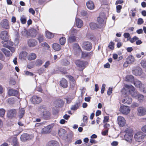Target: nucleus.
<instances>
[{"mask_svg": "<svg viewBox=\"0 0 146 146\" xmlns=\"http://www.w3.org/2000/svg\"><path fill=\"white\" fill-rule=\"evenodd\" d=\"M27 53L25 51H23L20 52L19 55V58L21 59H25L27 56Z\"/></svg>", "mask_w": 146, "mask_h": 146, "instance_id": "obj_33", "label": "nucleus"}, {"mask_svg": "<svg viewBox=\"0 0 146 146\" xmlns=\"http://www.w3.org/2000/svg\"><path fill=\"white\" fill-rule=\"evenodd\" d=\"M91 28L92 29H94L98 28L97 25L95 23H91L90 24Z\"/></svg>", "mask_w": 146, "mask_h": 146, "instance_id": "obj_42", "label": "nucleus"}, {"mask_svg": "<svg viewBox=\"0 0 146 146\" xmlns=\"http://www.w3.org/2000/svg\"><path fill=\"white\" fill-rule=\"evenodd\" d=\"M75 97L74 95L69 96L67 98H66L67 103H70L71 102L72 100Z\"/></svg>", "mask_w": 146, "mask_h": 146, "instance_id": "obj_39", "label": "nucleus"}, {"mask_svg": "<svg viewBox=\"0 0 146 146\" xmlns=\"http://www.w3.org/2000/svg\"><path fill=\"white\" fill-rule=\"evenodd\" d=\"M86 5L88 9L90 10H92L94 7V5L91 1H89L86 3Z\"/></svg>", "mask_w": 146, "mask_h": 146, "instance_id": "obj_22", "label": "nucleus"}, {"mask_svg": "<svg viewBox=\"0 0 146 146\" xmlns=\"http://www.w3.org/2000/svg\"><path fill=\"white\" fill-rule=\"evenodd\" d=\"M32 137V136L29 134L27 133H24L21 135L20 139L22 141H25L31 139Z\"/></svg>", "mask_w": 146, "mask_h": 146, "instance_id": "obj_17", "label": "nucleus"}, {"mask_svg": "<svg viewBox=\"0 0 146 146\" xmlns=\"http://www.w3.org/2000/svg\"><path fill=\"white\" fill-rule=\"evenodd\" d=\"M59 40L60 44L61 45H63L66 42V39L64 37H62L60 38Z\"/></svg>", "mask_w": 146, "mask_h": 146, "instance_id": "obj_46", "label": "nucleus"}, {"mask_svg": "<svg viewBox=\"0 0 146 146\" xmlns=\"http://www.w3.org/2000/svg\"><path fill=\"white\" fill-rule=\"evenodd\" d=\"M143 22V19L140 18L138 19L137 23L138 25H141L142 24Z\"/></svg>", "mask_w": 146, "mask_h": 146, "instance_id": "obj_61", "label": "nucleus"}, {"mask_svg": "<svg viewBox=\"0 0 146 146\" xmlns=\"http://www.w3.org/2000/svg\"><path fill=\"white\" fill-rule=\"evenodd\" d=\"M134 84L136 87L139 88H140L142 85L141 82L137 80H135Z\"/></svg>", "mask_w": 146, "mask_h": 146, "instance_id": "obj_35", "label": "nucleus"}, {"mask_svg": "<svg viewBox=\"0 0 146 146\" xmlns=\"http://www.w3.org/2000/svg\"><path fill=\"white\" fill-rule=\"evenodd\" d=\"M13 142L14 146H18L17 139L16 138H14Z\"/></svg>", "mask_w": 146, "mask_h": 146, "instance_id": "obj_56", "label": "nucleus"}, {"mask_svg": "<svg viewBox=\"0 0 146 146\" xmlns=\"http://www.w3.org/2000/svg\"><path fill=\"white\" fill-rule=\"evenodd\" d=\"M97 21L100 25H104L106 23L105 15L104 13L101 14L98 17Z\"/></svg>", "mask_w": 146, "mask_h": 146, "instance_id": "obj_6", "label": "nucleus"}, {"mask_svg": "<svg viewBox=\"0 0 146 146\" xmlns=\"http://www.w3.org/2000/svg\"><path fill=\"white\" fill-rule=\"evenodd\" d=\"M17 111L14 109L9 110L7 111V116L9 117L12 118L15 117L16 115Z\"/></svg>", "mask_w": 146, "mask_h": 146, "instance_id": "obj_7", "label": "nucleus"}, {"mask_svg": "<svg viewBox=\"0 0 146 146\" xmlns=\"http://www.w3.org/2000/svg\"><path fill=\"white\" fill-rule=\"evenodd\" d=\"M139 39V38L137 36H135L133 37L132 38H130L129 40L131 43H133L136 40Z\"/></svg>", "mask_w": 146, "mask_h": 146, "instance_id": "obj_50", "label": "nucleus"}, {"mask_svg": "<svg viewBox=\"0 0 146 146\" xmlns=\"http://www.w3.org/2000/svg\"><path fill=\"white\" fill-rule=\"evenodd\" d=\"M20 20L22 24H25L27 21L26 17L24 15H23L21 17Z\"/></svg>", "mask_w": 146, "mask_h": 146, "instance_id": "obj_45", "label": "nucleus"}, {"mask_svg": "<svg viewBox=\"0 0 146 146\" xmlns=\"http://www.w3.org/2000/svg\"><path fill=\"white\" fill-rule=\"evenodd\" d=\"M1 50L4 53L6 56L9 57L10 56L11 54L10 51L5 48H2Z\"/></svg>", "mask_w": 146, "mask_h": 146, "instance_id": "obj_31", "label": "nucleus"}, {"mask_svg": "<svg viewBox=\"0 0 146 146\" xmlns=\"http://www.w3.org/2000/svg\"><path fill=\"white\" fill-rule=\"evenodd\" d=\"M61 64L64 66H67L70 64V62L66 59H63L61 60Z\"/></svg>", "mask_w": 146, "mask_h": 146, "instance_id": "obj_40", "label": "nucleus"}, {"mask_svg": "<svg viewBox=\"0 0 146 146\" xmlns=\"http://www.w3.org/2000/svg\"><path fill=\"white\" fill-rule=\"evenodd\" d=\"M70 31L71 35L74 36V35H77L78 31L73 28H72L70 30Z\"/></svg>", "mask_w": 146, "mask_h": 146, "instance_id": "obj_41", "label": "nucleus"}, {"mask_svg": "<svg viewBox=\"0 0 146 146\" xmlns=\"http://www.w3.org/2000/svg\"><path fill=\"white\" fill-rule=\"evenodd\" d=\"M127 62L130 64L133 63L135 61L134 57L131 55L129 56L126 59Z\"/></svg>", "mask_w": 146, "mask_h": 146, "instance_id": "obj_24", "label": "nucleus"}, {"mask_svg": "<svg viewBox=\"0 0 146 146\" xmlns=\"http://www.w3.org/2000/svg\"><path fill=\"white\" fill-rule=\"evenodd\" d=\"M114 43L113 42H111L110 43L108 47L111 50H113L114 48Z\"/></svg>", "mask_w": 146, "mask_h": 146, "instance_id": "obj_54", "label": "nucleus"}, {"mask_svg": "<svg viewBox=\"0 0 146 146\" xmlns=\"http://www.w3.org/2000/svg\"><path fill=\"white\" fill-rule=\"evenodd\" d=\"M45 114L44 115H42L45 119H47L50 116V113L49 112L47 111H46L44 112Z\"/></svg>", "mask_w": 146, "mask_h": 146, "instance_id": "obj_51", "label": "nucleus"}, {"mask_svg": "<svg viewBox=\"0 0 146 146\" xmlns=\"http://www.w3.org/2000/svg\"><path fill=\"white\" fill-rule=\"evenodd\" d=\"M80 105V102H77L74 105L72 106L71 109L73 110H76L79 108Z\"/></svg>", "mask_w": 146, "mask_h": 146, "instance_id": "obj_29", "label": "nucleus"}, {"mask_svg": "<svg viewBox=\"0 0 146 146\" xmlns=\"http://www.w3.org/2000/svg\"><path fill=\"white\" fill-rule=\"evenodd\" d=\"M120 111L123 113L127 114L129 112L130 109L129 107L123 105L121 106Z\"/></svg>", "mask_w": 146, "mask_h": 146, "instance_id": "obj_8", "label": "nucleus"}, {"mask_svg": "<svg viewBox=\"0 0 146 146\" xmlns=\"http://www.w3.org/2000/svg\"><path fill=\"white\" fill-rule=\"evenodd\" d=\"M25 113V110L23 109H20L19 111V117L20 119L23 117Z\"/></svg>", "mask_w": 146, "mask_h": 146, "instance_id": "obj_36", "label": "nucleus"}, {"mask_svg": "<svg viewBox=\"0 0 146 146\" xmlns=\"http://www.w3.org/2000/svg\"><path fill=\"white\" fill-rule=\"evenodd\" d=\"M81 14L82 16H85L87 15V13L85 11H82L81 12Z\"/></svg>", "mask_w": 146, "mask_h": 146, "instance_id": "obj_64", "label": "nucleus"}, {"mask_svg": "<svg viewBox=\"0 0 146 146\" xmlns=\"http://www.w3.org/2000/svg\"><path fill=\"white\" fill-rule=\"evenodd\" d=\"M75 63L78 67L80 68H83L86 62L83 61L77 60L75 61Z\"/></svg>", "mask_w": 146, "mask_h": 146, "instance_id": "obj_18", "label": "nucleus"}, {"mask_svg": "<svg viewBox=\"0 0 146 146\" xmlns=\"http://www.w3.org/2000/svg\"><path fill=\"white\" fill-rule=\"evenodd\" d=\"M21 34L23 36H26L28 38L30 36V35L29 32L25 29H23L21 32Z\"/></svg>", "mask_w": 146, "mask_h": 146, "instance_id": "obj_32", "label": "nucleus"}, {"mask_svg": "<svg viewBox=\"0 0 146 146\" xmlns=\"http://www.w3.org/2000/svg\"><path fill=\"white\" fill-rule=\"evenodd\" d=\"M2 43L4 47L7 48H9L10 46H13V43L9 40L2 41Z\"/></svg>", "mask_w": 146, "mask_h": 146, "instance_id": "obj_16", "label": "nucleus"}, {"mask_svg": "<svg viewBox=\"0 0 146 146\" xmlns=\"http://www.w3.org/2000/svg\"><path fill=\"white\" fill-rule=\"evenodd\" d=\"M69 80L70 81V84H71L72 83H73L74 84V86L75 85L74 84L75 83V80H74L73 77L72 76H70L69 77Z\"/></svg>", "mask_w": 146, "mask_h": 146, "instance_id": "obj_57", "label": "nucleus"}, {"mask_svg": "<svg viewBox=\"0 0 146 146\" xmlns=\"http://www.w3.org/2000/svg\"><path fill=\"white\" fill-rule=\"evenodd\" d=\"M31 100L32 103L34 104H38L42 101L40 97L35 96H33Z\"/></svg>", "mask_w": 146, "mask_h": 146, "instance_id": "obj_11", "label": "nucleus"}, {"mask_svg": "<svg viewBox=\"0 0 146 146\" xmlns=\"http://www.w3.org/2000/svg\"><path fill=\"white\" fill-rule=\"evenodd\" d=\"M22 130L20 129L19 130H17L13 131V133L15 135H17L20 134L22 131Z\"/></svg>", "mask_w": 146, "mask_h": 146, "instance_id": "obj_53", "label": "nucleus"}, {"mask_svg": "<svg viewBox=\"0 0 146 146\" xmlns=\"http://www.w3.org/2000/svg\"><path fill=\"white\" fill-rule=\"evenodd\" d=\"M123 95L124 98L122 100V102L124 104H130L132 102V99L131 97L128 96L130 92L128 90L123 88L122 91Z\"/></svg>", "mask_w": 146, "mask_h": 146, "instance_id": "obj_1", "label": "nucleus"}, {"mask_svg": "<svg viewBox=\"0 0 146 146\" xmlns=\"http://www.w3.org/2000/svg\"><path fill=\"white\" fill-rule=\"evenodd\" d=\"M25 72V74L27 75L30 76H33V74L31 72L26 71Z\"/></svg>", "mask_w": 146, "mask_h": 146, "instance_id": "obj_63", "label": "nucleus"}, {"mask_svg": "<svg viewBox=\"0 0 146 146\" xmlns=\"http://www.w3.org/2000/svg\"><path fill=\"white\" fill-rule=\"evenodd\" d=\"M54 125V124H51L43 128L41 131V133L45 134L49 133L51 131L52 128Z\"/></svg>", "mask_w": 146, "mask_h": 146, "instance_id": "obj_3", "label": "nucleus"}, {"mask_svg": "<svg viewBox=\"0 0 146 146\" xmlns=\"http://www.w3.org/2000/svg\"><path fill=\"white\" fill-rule=\"evenodd\" d=\"M122 8V7L120 5H118L116 6L117 11L118 13L120 12V10Z\"/></svg>", "mask_w": 146, "mask_h": 146, "instance_id": "obj_60", "label": "nucleus"}, {"mask_svg": "<svg viewBox=\"0 0 146 146\" xmlns=\"http://www.w3.org/2000/svg\"><path fill=\"white\" fill-rule=\"evenodd\" d=\"M60 84L61 86L64 88H66L68 86V82L67 80L64 79H62L60 82Z\"/></svg>", "mask_w": 146, "mask_h": 146, "instance_id": "obj_25", "label": "nucleus"}, {"mask_svg": "<svg viewBox=\"0 0 146 146\" xmlns=\"http://www.w3.org/2000/svg\"><path fill=\"white\" fill-rule=\"evenodd\" d=\"M137 98L138 99L139 101H141L144 99V96L143 95L138 94Z\"/></svg>", "mask_w": 146, "mask_h": 146, "instance_id": "obj_55", "label": "nucleus"}, {"mask_svg": "<svg viewBox=\"0 0 146 146\" xmlns=\"http://www.w3.org/2000/svg\"><path fill=\"white\" fill-rule=\"evenodd\" d=\"M0 38L3 40H7L8 38V32L5 31H1L0 34Z\"/></svg>", "mask_w": 146, "mask_h": 146, "instance_id": "obj_15", "label": "nucleus"}, {"mask_svg": "<svg viewBox=\"0 0 146 146\" xmlns=\"http://www.w3.org/2000/svg\"><path fill=\"white\" fill-rule=\"evenodd\" d=\"M106 85L105 84H103L102 86V89L101 91V93L103 94Z\"/></svg>", "mask_w": 146, "mask_h": 146, "instance_id": "obj_62", "label": "nucleus"}, {"mask_svg": "<svg viewBox=\"0 0 146 146\" xmlns=\"http://www.w3.org/2000/svg\"><path fill=\"white\" fill-rule=\"evenodd\" d=\"M5 112V110L3 108L0 109V117H3L4 116Z\"/></svg>", "mask_w": 146, "mask_h": 146, "instance_id": "obj_48", "label": "nucleus"}, {"mask_svg": "<svg viewBox=\"0 0 146 146\" xmlns=\"http://www.w3.org/2000/svg\"><path fill=\"white\" fill-rule=\"evenodd\" d=\"M137 111V115L139 116H143L146 114V109L143 107H139Z\"/></svg>", "mask_w": 146, "mask_h": 146, "instance_id": "obj_9", "label": "nucleus"}, {"mask_svg": "<svg viewBox=\"0 0 146 146\" xmlns=\"http://www.w3.org/2000/svg\"><path fill=\"white\" fill-rule=\"evenodd\" d=\"M0 26L2 28L5 29H10L9 21L6 19H3L1 21Z\"/></svg>", "mask_w": 146, "mask_h": 146, "instance_id": "obj_5", "label": "nucleus"}, {"mask_svg": "<svg viewBox=\"0 0 146 146\" xmlns=\"http://www.w3.org/2000/svg\"><path fill=\"white\" fill-rule=\"evenodd\" d=\"M38 39L40 42H42L43 40V37L41 35H39L38 37Z\"/></svg>", "mask_w": 146, "mask_h": 146, "instance_id": "obj_59", "label": "nucleus"}, {"mask_svg": "<svg viewBox=\"0 0 146 146\" xmlns=\"http://www.w3.org/2000/svg\"><path fill=\"white\" fill-rule=\"evenodd\" d=\"M132 132V129L129 128H127L125 131V133L124 135V137L127 141H129L131 140L133 136Z\"/></svg>", "mask_w": 146, "mask_h": 146, "instance_id": "obj_2", "label": "nucleus"}, {"mask_svg": "<svg viewBox=\"0 0 146 146\" xmlns=\"http://www.w3.org/2000/svg\"><path fill=\"white\" fill-rule=\"evenodd\" d=\"M47 146H59L58 143L55 141H51L47 143Z\"/></svg>", "mask_w": 146, "mask_h": 146, "instance_id": "obj_23", "label": "nucleus"}, {"mask_svg": "<svg viewBox=\"0 0 146 146\" xmlns=\"http://www.w3.org/2000/svg\"><path fill=\"white\" fill-rule=\"evenodd\" d=\"M42 63V61L40 59L36 60L35 62V65L38 66H40Z\"/></svg>", "mask_w": 146, "mask_h": 146, "instance_id": "obj_44", "label": "nucleus"}, {"mask_svg": "<svg viewBox=\"0 0 146 146\" xmlns=\"http://www.w3.org/2000/svg\"><path fill=\"white\" fill-rule=\"evenodd\" d=\"M118 123L119 125L121 127H123L125 124V120L124 118L122 116H119L117 117Z\"/></svg>", "mask_w": 146, "mask_h": 146, "instance_id": "obj_13", "label": "nucleus"}, {"mask_svg": "<svg viewBox=\"0 0 146 146\" xmlns=\"http://www.w3.org/2000/svg\"><path fill=\"white\" fill-rule=\"evenodd\" d=\"M92 52H82V57L83 58H85L86 57H90L92 55Z\"/></svg>", "mask_w": 146, "mask_h": 146, "instance_id": "obj_26", "label": "nucleus"}, {"mask_svg": "<svg viewBox=\"0 0 146 146\" xmlns=\"http://www.w3.org/2000/svg\"><path fill=\"white\" fill-rule=\"evenodd\" d=\"M82 47L85 49L87 50H90L92 48L91 43L88 41L84 42L82 44Z\"/></svg>", "mask_w": 146, "mask_h": 146, "instance_id": "obj_12", "label": "nucleus"}, {"mask_svg": "<svg viewBox=\"0 0 146 146\" xmlns=\"http://www.w3.org/2000/svg\"><path fill=\"white\" fill-rule=\"evenodd\" d=\"M46 35L47 37L48 38H52L54 36L53 35L49 32H46Z\"/></svg>", "mask_w": 146, "mask_h": 146, "instance_id": "obj_47", "label": "nucleus"}, {"mask_svg": "<svg viewBox=\"0 0 146 146\" xmlns=\"http://www.w3.org/2000/svg\"><path fill=\"white\" fill-rule=\"evenodd\" d=\"M132 92H131V95L133 97L136 98L137 97L138 93L136 91H133V89L132 90Z\"/></svg>", "mask_w": 146, "mask_h": 146, "instance_id": "obj_49", "label": "nucleus"}, {"mask_svg": "<svg viewBox=\"0 0 146 146\" xmlns=\"http://www.w3.org/2000/svg\"><path fill=\"white\" fill-rule=\"evenodd\" d=\"M46 111V107L45 106H41L38 108V112L41 115H44Z\"/></svg>", "mask_w": 146, "mask_h": 146, "instance_id": "obj_19", "label": "nucleus"}, {"mask_svg": "<svg viewBox=\"0 0 146 146\" xmlns=\"http://www.w3.org/2000/svg\"><path fill=\"white\" fill-rule=\"evenodd\" d=\"M76 37L74 36H72L69 37L68 39V42L70 43H72L76 40Z\"/></svg>", "mask_w": 146, "mask_h": 146, "instance_id": "obj_37", "label": "nucleus"}, {"mask_svg": "<svg viewBox=\"0 0 146 146\" xmlns=\"http://www.w3.org/2000/svg\"><path fill=\"white\" fill-rule=\"evenodd\" d=\"M66 133V131L62 129H60L58 131V134L60 136H63Z\"/></svg>", "mask_w": 146, "mask_h": 146, "instance_id": "obj_43", "label": "nucleus"}, {"mask_svg": "<svg viewBox=\"0 0 146 146\" xmlns=\"http://www.w3.org/2000/svg\"><path fill=\"white\" fill-rule=\"evenodd\" d=\"M53 48L55 50L58 51L61 49V46L60 45L58 44L54 43L53 45Z\"/></svg>", "mask_w": 146, "mask_h": 146, "instance_id": "obj_34", "label": "nucleus"}, {"mask_svg": "<svg viewBox=\"0 0 146 146\" xmlns=\"http://www.w3.org/2000/svg\"><path fill=\"white\" fill-rule=\"evenodd\" d=\"M74 50L76 52H80L81 51V50L79 45L77 43H75L73 46Z\"/></svg>", "mask_w": 146, "mask_h": 146, "instance_id": "obj_27", "label": "nucleus"}, {"mask_svg": "<svg viewBox=\"0 0 146 146\" xmlns=\"http://www.w3.org/2000/svg\"><path fill=\"white\" fill-rule=\"evenodd\" d=\"M145 135L141 132H139L136 133L134 135V137L135 140L138 142L142 141Z\"/></svg>", "mask_w": 146, "mask_h": 146, "instance_id": "obj_4", "label": "nucleus"}, {"mask_svg": "<svg viewBox=\"0 0 146 146\" xmlns=\"http://www.w3.org/2000/svg\"><path fill=\"white\" fill-rule=\"evenodd\" d=\"M8 93V95L10 96H16L18 98V96H19V93L18 91L13 89H9Z\"/></svg>", "mask_w": 146, "mask_h": 146, "instance_id": "obj_10", "label": "nucleus"}, {"mask_svg": "<svg viewBox=\"0 0 146 146\" xmlns=\"http://www.w3.org/2000/svg\"><path fill=\"white\" fill-rule=\"evenodd\" d=\"M36 57V54L34 53H31L29 54L28 59L29 60H31L35 59Z\"/></svg>", "mask_w": 146, "mask_h": 146, "instance_id": "obj_30", "label": "nucleus"}, {"mask_svg": "<svg viewBox=\"0 0 146 146\" xmlns=\"http://www.w3.org/2000/svg\"><path fill=\"white\" fill-rule=\"evenodd\" d=\"M36 41L33 39H30L28 42V44L29 46L30 47H33L35 46L36 44Z\"/></svg>", "mask_w": 146, "mask_h": 146, "instance_id": "obj_20", "label": "nucleus"}, {"mask_svg": "<svg viewBox=\"0 0 146 146\" xmlns=\"http://www.w3.org/2000/svg\"><path fill=\"white\" fill-rule=\"evenodd\" d=\"M90 143H91V144H89L88 145L89 146H90L92 145V144H95L97 143V141H96L95 140H94L92 139H90Z\"/></svg>", "mask_w": 146, "mask_h": 146, "instance_id": "obj_58", "label": "nucleus"}, {"mask_svg": "<svg viewBox=\"0 0 146 146\" xmlns=\"http://www.w3.org/2000/svg\"><path fill=\"white\" fill-rule=\"evenodd\" d=\"M9 83L11 85H15L16 84L15 80L13 78H11L10 80Z\"/></svg>", "mask_w": 146, "mask_h": 146, "instance_id": "obj_52", "label": "nucleus"}, {"mask_svg": "<svg viewBox=\"0 0 146 146\" xmlns=\"http://www.w3.org/2000/svg\"><path fill=\"white\" fill-rule=\"evenodd\" d=\"M133 73L136 76H140L142 73L141 68L137 67L132 70Z\"/></svg>", "mask_w": 146, "mask_h": 146, "instance_id": "obj_14", "label": "nucleus"}, {"mask_svg": "<svg viewBox=\"0 0 146 146\" xmlns=\"http://www.w3.org/2000/svg\"><path fill=\"white\" fill-rule=\"evenodd\" d=\"M75 21L76 25L78 28H80L83 26V23L81 19L78 18L76 19Z\"/></svg>", "mask_w": 146, "mask_h": 146, "instance_id": "obj_21", "label": "nucleus"}, {"mask_svg": "<svg viewBox=\"0 0 146 146\" xmlns=\"http://www.w3.org/2000/svg\"><path fill=\"white\" fill-rule=\"evenodd\" d=\"M125 80L127 81H133L134 80L133 76L132 75H127L126 77Z\"/></svg>", "mask_w": 146, "mask_h": 146, "instance_id": "obj_38", "label": "nucleus"}, {"mask_svg": "<svg viewBox=\"0 0 146 146\" xmlns=\"http://www.w3.org/2000/svg\"><path fill=\"white\" fill-rule=\"evenodd\" d=\"M29 34H30V36L31 37L35 36L36 35L37 32L36 30L34 29H32L30 30Z\"/></svg>", "mask_w": 146, "mask_h": 146, "instance_id": "obj_28", "label": "nucleus"}]
</instances>
